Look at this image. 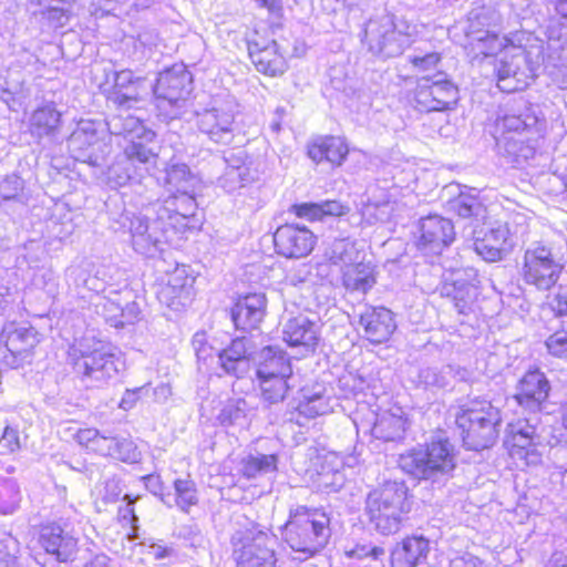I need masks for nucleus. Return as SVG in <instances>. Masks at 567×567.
<instances>
[{"label":"nucleus","instance_id":"f257e3e1","mask_svg":"<svg viewBox=\"0 0 567 567\" xmlns=\"http://www.w3.org/2000/svg\"><path fill=\"white\" fill-rule=\"evenodd\" d=\"M112 134L123 135L126 145L106 172L111 187H121L131 182H140L155 167L159 145L153 130L145 126L138 115L120 112L109 123Z\"/></svg>","mask_w":567,"mask_h":567},{"label":"nucleus","instance_id":"f03ea898","mask_svg":"<svg viewBox=\"0 0 567 567\" xmlns=\"http://www.w3.org/2000/svg\"><path fill=\"white\" fill-rule=\"evenodd\" d=\"M460 452L449 436H434L398 456V468L410 480L437 483L454 477Z\"/></svg>","mask_w":567,"mask_h":567},{"label":"nucleus","instance_id":"7ed1b4c3","mask_svg":"<svg viewBox=\"0 0 567 567\" xmlns=\"http://www.w3.org/2000/svg\"><path fill=\"white\" fill-rule=\"evenodd\" d=\"M279 530L281 540L292 553L311 558L329 544L332 517L323 506L297 505L288 511Z\"/></svg>","mask_w":567,"mask_h":567},{"label":"nucleus","instance_id":"20e7f679","mask_svg":"<svg viewBox=\"0 0 567 567\" xmlns=\"http://www.w3.org/2000/svg\"><path fill=\"white\" fill-rule=\"evenodd\" d=\"M454 422L463 446L482 451L497 441L502 411L486 396H476L458 408Z\"/></svg>","mask_w":567,"mask_h":567},{"label":"nucleus","instance_id":"39448f33","mask_svg":"<svg viewBox=\"0 0 567 567\" xmlns=\"http://www.w3.org/2000/svg\"><path fill=\"white\" fill-rule=\"evenodd\" d=\"M411 507L409 488L404 482L398 481H386L372 489L365 503L370 523L386 536L401 530Z\"/></svg>","mask_w":567,"mask_h":567},{"label":"nucleus","instance_id":"423d86ee","mask_svg":"<svg viewBox=\"0 0 567 567\" xmlns=\"http://www.w3.org/2000/svg\"><path fill=\"white\" fill-rule=\"evenodd\" d=\"M69 358L74 372L92 386L105 384L124 367L109 344L89 337L75 341L70 347Z\"/></svg>","mask_w":567,"mask_h":567},{"label":"nucleus","instance_id":"0eeeda50","mask_svg":"<svg viewBox=\"0 0 567 567\" xmlns=\"http://www.w3.org/2000/svg\"><path fill=\"white\" fill-rule=\"evenodd\" d=\"M565 265L556 257L553 248L542 241L524 250L518 270L525 286L537 291L554 289L564 272Z\"/></svg>","mask_w":567,"mask_h":567},{"label":"nucleus","instance_id":"6e6552de","mask_svg":"<svg viewBox=\"0 0 567 567\" xmlns=\"http://www.w3.org/2000/svg\"><path fill=\"white\" fill-rule=\"evenodd\" d=\"M152 90L158 115L167 121L177 118L193 91L192 74L184 64H174L158 74Z\"/></svg>","mask_w":567,"mask_h":567},{"label":"nucleus","instance_id":"1a4fd4ad","mask_svg":"<svg viewBox=\"0 0 567 567\" xmlns=\"http://www.w3.org/2000/svg\"><path fill=\"white\" fill-rule=\"evenodd\" d=\"M461 101V90L445 72L436 78L421 76L412 91L411 102L422 113H449L455 111Z\"/></svg>","mask_w":567,"mask_h":567},{"label":"nucleus","instance_id":"9d476101","mask_svg":"<svg viewBox=\"0 0 567 567\" xmlns=\"http://www.w3.org/2000/svg\"><path fill=\"white\" fill-rule=\"evenodd\" d=\"M118 223L130 233L133 249L145 257H155L164 250L165 244L174 240L169 228L157 215L125 213Z\"/></svg>","mask_w":567,"mask_h":567},{"label":"nucleus","instance_id":"9b49d317","mask_svg":"<svg viewBox=\"0 0 567 567\" xmlns=\"http://www.w3.org/2000/svg\"><path fill=\"white\" fill-rule=\"evenodd\" d=\"M146 212L157 215L159 221H164L172 234L183 235L187 230L197 229L200 225L196 214V199L193 192H187L185 188L158 199Z\"/></svg>","mask_w":567,"mask_h":567},{"label":"nucleus","instance_id":"f8f14e48","mask_svg":"<svg viewBox=\"0 0 567 567\" xmlns=\"http://www.w3.org/2000/svg\"><path fill=\"white\" fill-rule=\"evenodd\" d=\"M503 447L515 464L529 467L542 462V439L536 426L527 419L507 423Z\"/></svg>","mask_w":567,"mask_h":567},{"label":"nucleus","instance_id":"ddd939ff","mask_svg":"<svg viewBox=\"0 0 567 567\" xmlns=\"http://www.w3.org/2000/svg\"><path fill=\"white\" fill-rule=\"evenodd\" d=\"M96 295L93 306L97 315L103 317L112 327L122 328L138 320L140 307L132 300V290L127 288L115 289L106 285V291Z\"/></svg>","mask_w":567,"mask_h":567},{"label":"nucleus","instance_id":"4468645a","mask_svg":"<svg viewBox=\"0 0 567 567\" xmlns=\"http://www.w3.org/2000/svg\"><path fill=\"white\" fill-rule=\"evenodd\" d=\"M236 105L231 101L215 100L212 106L196 112V124L200 133L212 142L229 144L236 132Z\"/></svg>","mask_w":567,"mask_h":567},{"label":"nucleus","instance_id":"2eb2a0df","mask_svg":"<svg viewBox=\"0 0 567 567\" xmlns=\"http://www.w3.org/2000/svg\"><path fill=\"white\" fill-rule=\"evenodd\" d=\"M68 147L75 161L100 166L110 152L103 132L92 121L82 120L68 138Z\"/></svg>","mask_w":567,"mask_h":567},{"label":"nucleus","instance_id":"dca6fc26","mask_svg":"<svg viewBox=\"0 0 567 567\" xmlns=\"http://www.w3.org/2000/svg\"><path fill=\"white\" fill-rule=\"evenodd\" d=\"M37 331L25 324L8 322L0 333V363L17 369L31 358L38 343Z\"/></svg>","mask_w":567,"mask_h":567},{"label":"nucleus","instance_id":"f3484780","mask_svg":"<svg viewBox=\"0 0 567 567\" xmlns=\"http://www.w3.org/2000/svg\"><path fill=\"white\" fill-rule=\"evenodd\" d=\"M318 243L317 235L306 225L284 223L272 234L274 250L285 259H300L309 256Z\"/></svg>","mask_w":567,"mask_h":567},{"label":"nucleus","instance_id":"a211bd4d","mask_svg":"<svg viewBox=\"0 0 567 567\" xmlns=\"http://www.w3.org/2000/svg\"><path fill=\"white\" fill-rule=\"evenodd\" d=\"M455 238L456 233L452 220L433 214L417 221L414 246L423 254L439 256L453 244Z\"/></svg>","mask_w":567,"mask_h":567},{"label":"nucleus","instance_id":"6ab92c4d","mask_svg":"<svg viewBox=\"0 0 567 567\" xmlns=\"http://www.w3.org/2000/svg\"><path fill=\"white\" fill-rule=\"evenodd\" d=\"M350 151L347 137L338 134L317 135L306 145V155L313 164H326L330 168L341 167Z\"/></svg>","mask_w":567,"mask_h":567},{"label":"nucleus","instance_id":"aec40b11","mask_svg":"<svg viewBox=\"0 0 567 567\" xmlns=\"http://www.w3.org/2000/svg\"><path fill=\"white\" fill-rule=\"evenodd\" d=\"M363 338L372 346L389 342L398 329L395 315L383 306H369L359 316Z\"/></svg>","mask_w":567,"mask_h":567},{"label":"nucleus","instance_id":"412c9836","mask_svg":"<svg viewBox=\"0 0 567 567\" xmlns=\"http://www.w3.org/2000/svg\"><path fill=\"white\" fill-rule=\"evenodd\" d=\"M551 385L538 368L527 370L519 379L514 400L528 411H539L548 402Z\"/></svg>","mask_w":567,"mask_h":567},{"label":"nucleus","instance_id":"4be33fe9","mask_svg":"<svg viewBox=\"0 0 567 567\" xmlns=\"http://www.w3.org/2000/svg\"><path fill=\"white\" fill-rule=\"evenodd\" d=\"M513 248L512 233L507 224H497L475 233L474 249L488 262L502 260Z\"/></svg>","mask_w":567,"mask_h":567},{"label":"nucleus","instance_id":"5701e85b","mask_svg":"<svg viewBox=\"0 0 567 567\" xmlns=\"http://www.w3.org/2000/svg\"><path fill=\"white\" fill-rule=\"evenodd\" d=\"M194 282L195 278L189 274L187 266H176L157 290V298L169 309L181 311L192 300Z\"/></svg>","mask_w":567,"mask_h":567},{"label":"nucleus","instance_id":"b1692460","mask_svg":"<svg viewBox=\"0 0 567 567\" xmlns=\"http://www.w3.org/2000/svg\"><path fill=\"white\" fill-rule=\"evenodd\" d=\"M431 542L423 535L410 534L398 540L389 554V567H419L429 558Z\"/></svg>","mask_w":567,"mask_h":567},{"label":"nucleus","instance_id":"393cba45","mask_svg":"<svg viewBox=\"0 0 567 567\" xmlns=\"http://www.w3.org/2000/svg\"><path fill=\"white\" fill-rule=\"evenodd\" d=\"M288 212L298 219L320 223L347 216L350 213V207L340 199H326L321 202L293 203L289 206Z\"/></svg>","mask_w":567,"mask_h":567},{"label":"nucleus","instance_id":"a878e982","mask_svg":"<svg viewBox=\"0 0 567 567\" xmlns=\"http://www.w3.org/2000/svg\"><path fill=\"white\" fill-rule=\"evenodd\" d=\"M250 60L258 72L276 76L281 74L286 69V56L280 52L276 42L271 39L264 44L258 31H255L250 39Z\"/></svg>","mask_w":567,"mask_h":567},{"label":"nucleus","instance_id":"bb28decb","mask_svg":"<svg viewBox=\"0 0 567 567\" xmlns=\"http://www.w3.org/2000/svg\"><path fill=\"white\" fill-rule=\"evenodd\" d=\"M284 340L289 347L300 349L303 357H310L317 352L320 336L312 321L296 317L287 322Z\"/></svg>","mask_w":567,"mask_h":567},{"label":"nucleus","instance_id":"cd10ccee","mask_svg":"<svg viewBox=\"0 0 567 567\" xmlns=\"http://www.w3.org/2000/svg\"><path fill=\"white\" fill-rule=\"evenodd\" d=\"M39 542L44 550L60 561H68L76 550L78 540L56 523L41 527Z\"/></svg>","mask_w":567,"mask_h":567},{"label":"nucleus","instance_id":"c85d7f7f","mask_svg":"<svg viewBox=\"0 0 567 567\" xmlns=\"http://www.w3.org/2000/svg\"><path fill=\"white\" fill-rule=\"evenodd\" d=\"M62 126V113L54 102H43L29 117V131L38 140L54 141Z\"/></svg>","mask_w":567,"mask_h":567},{"label":"nucleus","instance_id":"c756f323","mask_svg":"<svg viewBox=\"0 0 567 567\" xmlns=\"http://www.w3.org/2000/svg\"><path fill=\"white\" fill-rule=\"evenodd\" d=\"M341 284L349 292L367 293L377 284V269L364 257L346 265L341 272Z\"/></svg>","mask_w":567,"mask_h":567},{"label":"nucleus","instance_id":"7c9ffc66","mask_svg":"<svg viewBox=\"0 0 567 567\" xmlns=\"http://www.w3.org/2000/svg\"><path fill=\"white\" fill-rule=\"evenodd\" d=\"M257 375H292L291 360L286 351L278 347L267 346L255 353Z\"/></svg>","mask_w":567,"mask_h":567},{"label":"nucleus","instance_id":"2f4dec72","mask_svg":"<svg viewBox=\"0 0 567 567\" xmlns=\"http://www.w3.org/2000/svg\"><path fill=\"white\" fill-rule=\"evenodd\" d=\"M217 362L223 370L237 379H243L248 373V348L246 337H237L231 343L220 349Z\"/></svg>","mask_w":567,"mask_h":567},{"label":"nucleus","instance_id":"473e14b6","mask_svg":"<svg viewBox=\"0 0 567 567\" xmlns=\"http://www.w3.org/2000/svg\"><path fill=\"white\" fill-rule=\"evenodd\" d=\"M102 272L97 270L94 275L91 274V264L82 261L76 265H71L66 269V282L69 286H74L78 293L81 295L83 290L95 292L96 295L106 291V282L100 277Z\"/></svg>","mask_w":567,"mask_h":567},{"label":"nucleus","instance_id":"72a5a7b5","mask_svg":"<svg viewBox=\"0 0 567 567\" xmlns=\"http://www.w3.org/2000/svg\"><path fill=\"white\" fill-rule=\"evenodd\" d=\"M250 534V567H275V535L271 529H258Z\"/></svg>","mask_w":567,"mask_h":567},{"label":"nucleus","instance_id":"f704fd0d","mask_svg":"<svg viewBox=\"0 0 567 567\" xmlns=\"http://www.w3.org/2000/svg\"><path fill=\"white\" fill-rule=\"evenodd\" d=\"M104 75L105 79L99 86L106 101L122 99L124 95L121 92L133 87V84H145L143 78L136 76L133 71L128 69L121 71L104 69Z\"/></svg>","mask_w":567,"mask_h":567},{"label":"nucleus","instance_id":"c9c22d12","mask_svg":"<svg viewBox=\"0 0 567 567\" xmlns=\"http://www.w3.org/2000/svg\"><path fill=\"white\" fill-rule=\"evenodd\" d=\"M517 58L503 60L496 69L498 89L504 93H514L527 86V75L520 69Z\"/></svg>","mask_w":567,"mask_h":567},{"label":"nucleus","instance_id":"e433bc0d","mask_svg":"<svg viewBox=\"0 0 567 567\" xmlns=\"http://www.w3.org/2000/svg\"><path fill=\"white\" fill-rule=\"evenodd\" d=\"M257 377L259 379L261 395L265 401L269 403H277L286 398L290 389L288 381L292 375L275 374Z\"/></svg>","mask_w":567,"mask_h":567},{"label":"nucleus","instance_id":"4c0bfd02","mask_svg":"<svg viewBox=\"0 0 567 567\" xmlns=\"http://www.w3.org/2000/svg\"><path fill=\"white\" fill-rule=\"evenodd\" d=\"M404 431L405 421L394 414L381 416L373 425L374 436L383 442H393L401 439Z\"/></svg>","mask_w":567,"mask_h":567},{"label":"nucleus","instance_id":"58836bf2","mask_svg":"<svg viewBox=\"0 0 567 567\" xmlns=\"http://www.w3.org/2000/svg\"><path fill=\"white\" fill-rule=\"evenodd\" d=\"M165 182L176 192L185 188L187 192H194L198 182L197 177L190 172L184 163H171L166 168Z\"/></svg>","mask_w":567,"mask_h":567},{"label":"nucleus","instance_id":"ea45409f","mask_svg":"<svg viewBox=\"0 0 567 567\" xmlns=\"http://www.w3.org/2000/svg\"><path fill=\"white\" fill-rule=\"evenodd\" d=\"M0 206L8 207L11 202L25 206L28 197L24 194V182L16 174L8 175L0 182Z\"/></svg>","mask_w":567,"mask_h":567},{"label":"nucleus","instance_id":"a19ab883","mask_svg":"<svg viewBox=\"0 0 567 567\" xmlns=\"http://www.w3.org/2000/svg\"><path fill=\"white\" fill-rule=\"evenodd\" d=\"M22 499L21 488L17 480L0 476V514H13Z\"/></svg>","mask_w":567,"mask_h":567},{"label":"nucleus","instance_id":"79ce46f5","mask_svg":"<svg viewBox=\"0 0 567 567\" xmlns=\"http://www.w3.org/2000/svg\"><path fill=\"white\" fill-rule=\"evenodd\" d=\"M175 495L171 494L172 506L176 505L187 513L189 507L198 502L196 484L189 478H177L174 481Z\"/></svg>","mask_w":567,"mask_h":567},{"label":"nucleus","instance_id":"37998d69","mask_svg":"<svg viewBox=\"0 0 567 567\" xmlns=\"http://www.w3.org/2000/svg\"><path fill=\"white\" fill-rule=\"evenodd\" d=\"M361 251L357 247V243L349 238H340L336 240L327 260L331 266H339L341 264L354 262L360 258Z\"/></svg>","mask_w":567,"mask_h":567},{"label":"nucleus","instance_id":"c03bdc74","mask_svg":"<svg viewBox=\"0 0 567 567\" xmlns=\"http://www.w3.org/2000/svg\"><path fill=\"white\" fill-rule=\"evenodd\" d=\"M192 346L199 363L209 365L219 357L220 348L215 344L206 331H197L192 339Z\"/></svg>","mask_w":567,"mask_h":567},{"label":"nucleus","instance_id":"a18cd8bd","mask_svg":"<svg viewBox=\"0 0 567 567\" xmlns=\"http://www.w3.org/2000/svg\"><path fill=\"white\" fill-rule=\"evenodd\" d=\"M121 93L125 96L120 100H107V102L112 103L118 112L137 111L144 102L147 89L144 87V84H133V87H130L127 91L123 90Z\"/></svg>","mask_w":567,"mask_h":567},{"label":"nucleus","instance_id":"49530a36","mask_svg":"<svg viewBox=\"0 0 567 567\" xmlns=\"http://www.w3.org/2000/svg\"><path fill=\"white\" fill-rule=\"evenodd\" d=\"M409 63L413 71L421 76H427V73H433L434 79L437 72H444L440 69L442 63V54L440 52H427L423 55H414L409 59Z\"/></svg>","mask_w":567,"mask_h":567},{"label":"nucleus","instance_id":"de8ad7c7","mask_svg":"<svg viewBox=\"0 0 567 567\" xmlns=\"http://www.w3.org/2000/svg\"><path fill=\"white\" fill-rule=\"evenodd\" d=\"M454 210L461 218H471L483 213L485 207L477 196L460 194L455 199Z\"/></svg>","mask_w":567,"mask_h":567},{"label":"nucleus","instance_id":"09e8293b","mask_svg":"<svg viewBox=\"0 0 567 567\" xmlns=\"http://www.w3.org/2000/svg\"><path fill=\"white\" fill-rule=\"evenodd\" d=\"M247 403L244 399H238L236 402L228 403L220 411L218 419L225 426L241 425L247 415Z\"/></svg>","mask_w":567,"mask_h":567},{"label":"nucleus","instance_id":"8fccbe9b","mask_svg":"<svg viewBox=\"0 0 567 567\" xmlns=\"http://www.w3.org/2000/svg\"><path fill=\"white\" fill-rule=\"evenodd\" d=\"M112 449V457L121 462L134 464L141 460V452L137 450L136 444L130 439L116 437Z\"/></svg>","mask_w":567,"mask_h":567},{"label":"nucleus","instance_id":"3c124183","mask_svg":"<svg viewBox=\"0 0 567 567\" xmlns=\"http://www.w3.org/2000/svg\"><path fill=\"white\" fill-rule=\"evenodd\" d=\"M545 346L551 357L567 361V324L549 334Z\"/></svg>","mask_w":567,"mask_h":567},{"label":"nucleus","instance_id":"603ef678","mask_svg":"<svg viewBox=\"0 0 567 567\" xmlns=\"http://www.w3.org/2000/svg\"><path fill=\"white\" fill-rule=\"evenodd\" d=\"M324 402L320 394L307 396L299 401L296 411L299 416L310 420L324 413Z\"/></svg>","mask_w":567,"mask_h":567},{"label":"nucleus","instance_id":"864d4df0","mask_svg":"<svg viewBox=\"0 0 567 567\" xmlns=\"http://www.w3.org/2000/svg\"><path fill=\"white\" fill-rule=\"evenodd\" d=\"M22 446L20 431L17 425H7L0 436V454L9 455Z\"/></svg>","mask_w":567,"mask_h":567},{"label":"nucleus","instance_id":"5fc2aeb1","mask_svg":"<svg viewBox=\"0 0 567 567\" xmlns=\"http://www.w3.org/2000/svg\"><path fill=\"white\" fill-rule=\"evenodd\" d=\"M233 558L236 567H248V532L237 530L231 537Z\"/></svg>","mask_w":567,"mask_h":567},{"label":"nucleus","instance_id":"6e6d98bb","mask_svg":"<svg viewBox=\"0 0 567 567\" xmlns=\"http://www.w3.org/2000/svg\"><path fill=\"white\" fill-rule=\"evenodd\" d=\"M124 499L127 502L124 507H120L118 515L121 520L127 522L131 525V533H128L130 540H135L138 538V517L135 514L134 511V503L136 502L137 497H132L128 494L124 495Z\"/></svg>","mask_w":567,"mask_h":567},{"label":"nucleus","instance_id":"4d7b16f0","mask_svg":"<svg viewBox=\"0 0 567 567\" xmlns=\"http://www.w3.org/2000/svg\"><path fill=\"white\" fill-rule=\"evenodd\" d=\"M230 319L238 330H246L248 324V295H241L230 309Z\"/></svg>","mask_w":567,"mask_h":567},{"label":"nucleus","instance_id":"13d9d810","mask_svg":"<svg viewBox=\"0 0 567 567\" xmlns=\"http://www.w3.org/2000/svg\"><path fill=\"white\" fill-rule=\"evenodd\" d=\"M508 42L509 39L506 37H499L496 33H487L485 37L480 39V44L482 47L481 53L485 56L495 55L504 50Z\"/></svg>","mask_w":567,"mask_h":567},{"label":"nucleus","instance_id":"bf43d9fd","mask_svg":"<svg viewBox=\"0 0 567 567\" xmlns=\"http://www.w3.org/2000/svg\"><path fill=\"white\" fill-rule=\"evenodd\" d=\"M244 150H238L237 153L234 151L229 154L226 161L229 163L228 172L226 175L229 178H238L239 187H244V176L248 172V168L245 166V161L239 157L240 154H245Z\"/></svg>","mask_w":567,"mask_h":567},{"label":"nucleus","instance_id":"052dcab7","mask_svg":"<svg viewBox=\"0 0 567 567\" xmlns=\"http://www.w3.org/2000/svg\"><path fill=\"white\" fill-rule=\"evenodd\" d=\"M547 308L554 313L555 317H564L567 315V288L561 286L553 296L546 298Z\"/></svg>","mask_w":567,"mask_h":567},{"label":"nucleus","instance_id":"680f3d73","mask_svg":"<svg viewBox=\"0 0 567 567\" xmlns=\"http://www.w3.org/2000/svg\"><path fill=\"white\" fill-rule=\"evenodd\" d=\"M34 243H30L29 245H24L22 248H20L16 259V265L19 269H23L24 266L30 269H35L39 267V256L34 249Z\"/></svg>","mask_w":567,"mask_h":567},{"label":"nucleus","instance_id":"e2e57ef3","mask_svg":"<svg viewBox=\"0 0 567 567\" xmlns=\"http://www.w3.org/2000/svg\"><path fill=\"white\" fill-rule=\"evenodd\" d=\"M42 14L43 18L51 24V27L58 29L68 24L71 17V11L66 8L49 7L42 12Z\"/></svg>","mask_w":567,"mask_h":567},{"label":"nucleus","instance_id":"0e129e2a","mask_svg":"<svg viewBox=\"0 0 567 567\" xmlns=\"http://www.w3.org/2000/svg\"><path fill=\"white\" fill-rule=\"evenodd\" d=\"M123 492V485L120 478L112 476L104 482L103 489L100 492L103 503H115Z\"/></svg>","mask_w":567,"mask_h":567},{"label":"nucleus","instance_id":"69168bd1","mask_svg":"<svg viewBox=\"0 0 567 567\" xmlns=\"http://www.w3.org/2000/svg\"><path fill=\"white\" fill-rule=\"evenodd\" d=\"M277 471V457L272 454L250 458V476L255 473H274Z\"/></svg>","mask_w":567,"mask_h":567},{"label":"nucleus","instance_id":"338daca9","mask_svg":"<svg viewBox=\"0 0 567 567\" xmlns=\"http://www.w3.org/2000/svg\"><path fill=\"white\" fill-rule=\"evenodd\" d=\"M346 554L349 558L364 559L371 557L372 559H379L383 556L384 549L380 546L369 547L364 544H357Z\"/></svg>","mask_w":567,"mask_h":567},{"label":"nucleus","instance_id":"774afa93","mask_svg":"<svg viewBox=\"0 0 567 567\" xmlns=\"http://www.w3.org/2000/svg\"><path fill=\"white\" fill-rule=\"evenodd\" d=\"M32 282L35 287L47 289L50 293H54L56 291L55 276L51 269H38L32 278Z\"/></svg>","mask_w":567,"mask_h":567}]
</instances>
